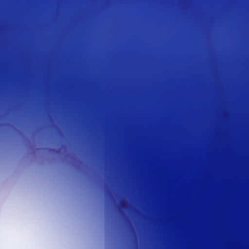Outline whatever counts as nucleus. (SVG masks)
Returning a JSON list of instances; mask_svg holds the SVG:
<instances>
[{
	"instance_id": "obj_1",
	"label": "nucleus",
	"mask_w": 249,
	"mask_h": 249,
	"mask_svg": "<svg viewBox=\"0 0 249 249\" xmlns=\"http://www.w3.org/2000/svg\"><path fill=\"white\" fill-rule=\"evenodd\" d=\"M59 135L60 137L62 136V130L61 129H60L59 131Z\"/></svg>"
}]
</instances>
